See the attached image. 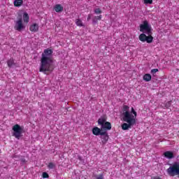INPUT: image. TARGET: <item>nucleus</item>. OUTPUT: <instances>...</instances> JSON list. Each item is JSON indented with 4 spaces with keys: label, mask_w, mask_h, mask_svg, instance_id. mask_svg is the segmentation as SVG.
<instances>
[{
    "label": "nucleus",
    "mask_w": 179,
    "mask_h": 179,
    "mask_svg": "<svg viewBox=\"0 0 179 179\" xmlns=\"http://www.w3.org/2000/svg\"><path fill=\"white\" fill-rule=\"evenodd\" d=\"M156 72H159L158 69H153L151 70L152 75H155V73H156Z\"/></svg>",
    "instance_id": "25"
},
{
    "label": "nucleus",
    "mask_w": 179,
    "mask_h": 179,
    "mask_svg": "<svg viewBox=\"0 0 179 179\" xmlns=\"http://www.w3.org/2000/svg\"><path fill=\"white\" fill-rule=\"evenodd\" d=\"M94 12L95 15H101V13H102L101 9L100 8H95L94 10Z\"/></svg>",
    "instance_id": "20"
},
{
    "label": "nucleus",
    "mask_w": 179,
    "mask_h": 179,
    "mask_svg": "<svg viewBox=\"0 0 179 179\" xmlns=\"http://www.w3.org/2000/svg\"><path fill=\"white\" fill-rule=\"evenodd\" d=\"M30 21V17L29 16V14L27 13H24L23 14V22L24 23H29Z\"/></svg>",
    "instance_id": "14"
},
{
    "label": "nucleus",
    "mask_w": 179,
    "mask_h": 179,
    "mask_svg": "<svg viewBox=\"0 0 179 179\" xmlns=\"http://www.w3.org/2000/svg\"><path fill=\"white\" fill-rule=\"evenodd\" d=\"M131 113L134 114V116L129 112H124L122 113V120L124 122H127L122 124V129H123V131L129 129V128H131L133 125L136 124V120H135V118H136L138 114L134 108H131Z\"/></svg>",
    "instance_id": "3"
},
{
    "label": "nucleus",
    "mask_w": 179,
    "mask_h": 179,
    "mask_svg": "<svg viewBox=\"0 0 179 179\" xmlns=\"http://www.w3.org/2000/svg\"><path fill=\"white\" fill-rule=\"evenodd\" d=\"M7 65L8 66V68H12V66H15V65H16V63H15V59H13V58H10L8 61H7Z\"/></svg>",
    "instance_id": "13"
},
{
    "label": "nucleus",
    "mask_w": 179,
    "mask_h": 179,
    "mask_svg": "<svg viewBox=\"0 0 179 179\" xmlns=\"http://www.w3.org/2000/svg\"><path fill=\"white\" fill-rule=\"evenodd\" d=\"M21 162H22V163H26V159H25L24 158H22V159H21Z\"/></svg>",
    "instance_id": "29"
},
{
    "label": "nucleus",
    "mask_w": 179,
    "mask_h": 179,
    "mask_svg": "<svg viewBox=\"0 0 179 179\" xmlns=\"http://www.w3.org/2000/svg\"><path fill=\"white\" fill-rule=\"evenodd\" d=\"M15 24L14 26L15 30H17V31H22V30H24V29H26V27L23 24V19L22 17H20L17 19V21L15 22Z\"/></svg>",
    "instance_id": "7"
},
{
    "label": "nucleus",
    "mask_w": 179,
    "mask_h": 179,
    "mask_svg": "<svg viewBox=\"0 0 179 179\" xmlns=\"http://www.w3.org/2000/svg\"><path fill=\"white\" fill-rule=\"evenodd\" d=\"M52 52V50L50 48L43 50L41 58L39 72H43L45 75H48L47 72L51 73L55 69Z\"/></svg>",
    "instance_id": "1"
},
{
    "label": "nucleus",
    "mask_w": 179,
    "mask_h": 179,
    "mask_svg": "<svg viewBox=\"0 0 179 179\" xmlns=\"http://www.w3.org/2000/svg\"><path fill=\"white\" fill-rule=\"evenodd\" d=\"M55 168V164H54L53 162H50L48 164V169H49V170H52Z\"/></svg>",
    "instance_id": "19"
},
{
    "label": "nucleus",
    "mask_w": 179,
    "mask_h": 179,
    "mask_svg": "<svg viewBox=\"0 0 179 179\" xmlns=\"http://www.w3.org/2000/svg\"><path fill=\"white\" fill-rule=\"evenodd\" d=\"M23 5V1H14V6L19 7Z\"/></svg>",
    "instance_id": "17"
},
{
    "label": "nucleus",
    "mask_w": 179,
    "mask_h": 179,
    "mask_svg": "<svg viewBox=\"0 0 179 179\" xmlns=\"http://www.w3.org/2000/svg\"><path fill=\"white\" fill-rule=\"evenodd\" d=\"M13 136H14L16 139H20L22 138V134H23V128L20 127L19 124H15L13 127Z\"/></svg>",
    "instance_id": "6"
},
{
    "label": "nucleus",
    "mask_w": 179,
    "mask_h": 179,
    "mask_svg": "<svg viewBox=\"0 0 179 179\" xmlns=\"http://www.w3.org/2000/svg\"><path fill=\"white\" fill-rule=\"evenodd\" d=\"M53 9L57 12V13H60V12L64 10V6H62L61 4H56L55 5Z\"/></svg>",
    "instance_id": "11"
},
{
    "label": "nucleus",
    "mask_w": 179,
    "mask_h": 179,
    "mask_svg": "<svg viewBox=\"0 0 179 179\" xmlns=\"http://www.w3.org/2000/svg\"><path fill=\"white\" fill-rule=\"evenodd\" d=\"M42 178H50V175L47 172H43L42 173Z\"/></svg>",
    "instance_id": "22"
},
{
    "label": "nucleus",
    "mask_w": 179,
    "mask_h": 179,
    "mask_svg": "<svg viewBox=\"0 0 179 179\" xmlns=\"http://www.w3.org/2000/svg\"><path fill=\"white\" fill-rule=\"evenodd\" d=\"M99 125H101V129L104 131H110L111 129V123L107 122V120L104 117L99 118L98 120Z\"/></svg>",
    "instance_id": "5"
},
{
    "label": "nucleus",
    "mask_w": 179,
    "mask_h": 179,
    "mask_svg": "<svg viewBox=\"0 0 179 179\" xmlns=\"http://www.w3.org/2000/svg\"><path fill=\"white\" fill-rule=\"evenodd\" d=\"M128 110H129V106L124 105L123 106V113H129Z\"/></svg>",
    "instance_id": "21"
},
{
    "label": "nucleus",
    "mask_w": 179,
    "mask_h": 179,
    "mask_svg": "<svg viewBox=\"0 0 179 179\" xmlns=\"http://www.w3.org/2000/svg\"><path fill=\"white\" fill-rule=\"evenodd\" d=\"M164 157H166V159H173L174 157V153L171 151H166L164 152Z\"/></svg>",
    "instance_id": "12"
},
{
    "label": "nucleus",
    "mask_w": 179,
    "mask_h": 179,
    "mask_svg": "<svg viewBox=\"0 0 179 179\" xmlns=\"http://www.w3.org/2000/svg\"><path fill=\"white\" fill-rule=\"evenodd\" d=\"M76 24L80 27H83V22L80 20V19H77L76 20Z\"/></svg>",
    "instance_id": "18"
},
{
    "label": "nucleus",
    "mask_w": 179,
    "mask_h": 179,
    "mask_svg": "<svg viewBox=\"0 0 179 179\" xmlns=\"http://www.w3.org/2000/svg\"><path fill=\"white\" fill-rule=\"evenodd\" d=\"M96 179H104V176L103 174L96 175Z\"/></svg>",
    "instance_id": "23"
},
{
    "label": "nucleus",
    "mask_w": 179,
    "mask_h": 179,
    "mask_svg": "<svg viewBox=\"0 0 179 179\" xmlns=\"http://www.w3.org/2000/svg\"><path fill=\"white\" fill-rule=\"evenodd\" d=\"M143 3L144 5H152V3H153V1H144Z\"/></svg>",
    "instance_id": "24"
},
{
    "label": "nucleus",
    "mask_w": 179,
    "mask_h": 179,
    "mask_svg": "<svg viewBox=\"0 0 179 179\" xmlns=\"http://www.w3.org/2000/svg\"><path fill=\"white\" fill-rule=\"evenodd\" d=\"M143 80H145V82H150V80H152V76L149 73L145 74L143 76Z\"/></svg>",
    "instance_id": "16"
},
{
    "label": "nucleus",
    "mask_w": 179,
    "mask_h": 179,
    "mask_svg": "<svg viewBox=\"0 0 179 179\" xmlns=\"http://www.w3.org/2000/svg\"><path fill=\"white\" fill-rule=\"evenodd\" d=\"M38 29H39V27H38V24L37 23H34L31 24L29 27V30L32 33H37V31H38Z\"/></svg>",
    "instance_id": "10"
},
{
    "label": "nucleus",
    "mask_w": 179,
    "mask_h": 179,
    "mask_svg": "<svg viewBox=\"0 0 179 179\" xmlns=\"http://www.w3.org/2000/svg\"><path fill=\"white\" fill-rule=\"evenodd\" d=\"M15 1H23V0H15Z\"/></svg>",
    "instance_id": "31"
},
{
    "label": "nucleus",
    "mask_w": 179,
    "mask_h": 179,
    "mask_svg": "<svg viewBox=\"0 0 179 179\" xmlns=\"http://www.w3.org/2000/svg\"><path fill=\"white\" fill-rule=\"evenodd\" d=\"M166 171L171 177H176V176H178L179 177V163L174 162L169 166Z\"/></svg>",
    "instance_id": "4"
},
{
    "label": "nucleus",
    "mask_w": 179,
    "mask_h": 179,
    "mask_svg": "<svg viewBox=\"0 0 179 179\" xmlns=\"http://www.w3.org/2000/svg\"><path fill=\"white\" fill-rule=\"evenodd\" d=\"M144 1H153V0H144Z\"/></svg>",
    "instance_id": "30"
},
{
    "label": "nucleus",
    "mask_w": 179,
    "mask_h": 179,
    "mask_svg": "<svg viewBox=\"0 0 179 179\" xmlns=\"http://www.w3.org/2000/svg\"><path fill=\"white\" fill-rule=\"evenodd\" d=\"M92 134L95 135V136H99V135H104L105 133H103L100 128L95 127L92 129Z\"/></svg>",
    "instance_id": "9"
},
{
    "label": "nucleus",
    "mask_w": 179,
    "mask_h": 179,
    "mask_svg": "<svg viewBox=\"0 0 179 179\" xmlns=\"http://www.w3.org/2000/svg\"><path fill=\"white\" fill-rule=\"evenodd\" d=\"M165 106L166 107V108H169V107L171 106V101H169L168 102H166Z\"/></svg>",
    "instance_id": "26"
},
{
    "label": "nucleus",
    "mask_w": 179,
    "mask_h": 179,
    "mask_svg": "<svg viewBox=\"0 0 179 179\" xmlns=\"http://www.w3.org/2000/svg\"><path fill=\"white\" fill-rule=\"evenodd\" d=\"M104 134H101V139L103 145H106L108 142V133L107 131H103Z\"/></svg>",
    "instance_id": "8"
},
{
    "label": "nucleus",
    "mask_w": 179,
    "mask_h": 179,
    "mask_svg": "<svg viewBox=\"0 0 179 179\" xmlns=\"http://www.w3.org/2000/svg\"><path fill=\"white\" fill-rule=\"evenodd\" d=\"M92 19V14H89L87 18V22H89Z\"/></svg>",
    "instance_id": "27"
},
{
    "label": "nucleus",
    "mask_w": 179,
    "mask_h": 179,
    "mask_svg": "<svg viewBox=\"0 0 179 179\" xmlns=\"http://www.w3.org/2000/svg\"><path fill=\"white\" fill-rule=\"evenodd\" d=\"M103 17V16L101 15H97V16H94L92 18V23H98L99 20H101V18Z\"/></svg>",
    "instance_id": "15"
},
{
    "label": "nucleus",
    "mask_w": 179,
    "mask_h": 179,
    "mask_svg": "<svg viewBox=\"0 0 179 179\" xmlns=\"http://www.w3.org/2000/svg\"><path fill=\"white\" fill-rule=\"evenodd\" d=\"M152 179H162V178H160L159 176H155L152 178Z\"/></svg>",
    "instance_id": "28"
},
{
    "label": "nucleus",
    "mask_w": 179,
    "mask_h": 179,
    "mask_svg": "<svg viewBox=\"0 0 179 179\" xmlns=\"http://www.w3.org/2000/svg\"><path fill=\"white\" fill-rule=\"evenodd\" d=\"M141 34L138 36V39L141 43H148L150 44L153 43V36H152V26L149 24L148 21H144L143 24L140 25Z\"/></svg>",
    "instance_id": "2"
}]
</instances>
